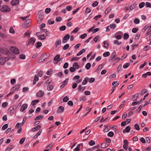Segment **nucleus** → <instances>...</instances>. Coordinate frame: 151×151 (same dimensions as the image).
I'll return each mask as SVG.
<instances>
[{
	"label": "nucleus",
	"instance_id": "nucleus-1",
	"mask_svg": "<svg viewBox=\"0 0 151 151\" xmlns=\"http://www.w3.org/2000/svg\"><path fill=\"white\" fill-rule=\"evenodd\" d=\"M0 10L2 12H7L10 11L11 9L8 6L4 5L0 8Z\"/></svg>",
	"mask_w": 151,
	"mask_h": 151
},
{
	"label": "nucleus",
	"instance_id": "nucleus-2",
	"mask_svg": "<svg viewBox=\"0 0 151 151\" xmlns=\"http://www.w3.org/2000/svg\"><path fill=\"white\" fill-rule=\"evenodd\" d=\"M10 50L12 52L14 53L15 54H18L19 53V49L14 47H11L10 48Z\"/></svg>",
	"mask_w": 151,
	"mask_h": 151
},
{
	"label": "nucleus",
	"instance_id": "nucleus-3",
	"mask_svg": "<svg viewBox=\"0 0 151 151\" xmlns=\"http://www.w3.org/2000/svg\"><path fill=\"white\" fill-rule=\"evenodd\" d=\"M30 21V19H27L26 22H25L24 24L22 25V26L23 28H26L28 27L29 26V23Z\"/></svg>",
	"mask_w": 151,
	"mask_h": 151
},
{
	"label": "nucleus",
	"instance_id": "nucleus-4",
	"mask_svg": "<svg viewBox=\"0 0 151 151\" xmlns=\"http://www.w3.org/2000/svg\"><path fill=\"white\" fill-rule=\"evenodd\" d=\"M70 38V35L69 34H67L66 35L63 37L62 40L63 43H65L67 42V40H68Z\"/></svg>",
	"mask_w": 151,
	"mask_h": 151
},
{
	"label": "nucleus",
	"instance_id": "nucleus-5",
	"mask_svg": "<svg viewBox=\"0 0 151 151\" xmlns=\"http://www.w3.org/2000/svg\"><path fill=\"white\" fill-rule=\"evenodd\" d=\"M9 60L8 59L3 57L0 59V64L1 65H3L4 64L5 62Z\"/></svg>",
	"mask_w": 151,
	"mask_h": 151
},
{
	"label": "nucleus",
	"instance_id": "nucleus-6",
	"mask_svg": "<svg viewBox=\"0 0 151 151\" xmlns=\"http://www.w3.org/2000/svg\"><path fill=\"white\" fill-rule=\"evenodd\" d=\"M27 104H23L21 106L20 110L21 111L23 112L24 111L27 107Z\"/></svg>",
	"mask_w": 151,
	"mask_h": 151
},
{
	"label": "nucleus",
	"instance_id": "nucleus-7",
	"mask_svg": "<svg viewBox=\"0 0 151 151\" xmlns=\"http://www.w3.org/2000/svg\"><path fill=\"white\" fill-rule=\"evenodd\" d=\"M36 40L34 37H32L29 40L28 44H32V45H34V43L35 41Z\"/></svg>",
	"mask_w": 151,
	"mask_h": 151
},
{
	"label": "nucleus",
	"instance_id": "nucleus-8",
	"mask_svg": "<svg viewBox=\"0 0 151 151\" xmlns=\"http://www.w3.org/2000/svg\"><path fill=\"white\" fill-rule=\"evenodd\" d=\"M44 94V93L41 90H40L37 94V96L39 97H42Z\"/></svg>",
	"mask_w": 151,
	"mask_h": 151
},
{
	"label": "nucleus",
	"instance_id": "nucleus-9",
	"mask_svg": "<svg viewBox=\"0 0 151 151\" xmlns=\"http://www.w3.org/2000/svg\"><path fill=\"white\" fill-rule=\"evenodd\" d=\"M19 3L18 0H12L11 2V4L12 6L17 5Z\"/></svg>",
	"mask_w": 151,
	"mask_h": 151
},
{
	"label": "nucleus",
	"instance_id": "nucleus-10",
	"mask_svg": "<svg viewBox=\"0 0 151 151\" xmlns=\"http://www.w3.org/2000/svg\"><path fill=\"white\" fill-rule=\"evenodd\" d=\"M139 96V94L138 93H136L134 95L132 96L131 99V100L132 101H134L137 99Z\"/></svg>",
	"mask_w": 151,
	"mask_h": 151
},
{
	"label": "nucleus",
	"instance_id": "nucleus-11",
	"mask_svg": "<svg viewBox=\"0 0 151 151\" xmlns=\"http://www.w3.org/2000/svg\"><path fill=\"white\" fill-rule=\"evenodd\" d=\"M64 110V108L62 106H60L58 107V112L59 113H61L63 112Z\"/></svg>",
	"mask_w": 151,
	"mask_h": 151
},
{
	"label": "nucleus",
	"instance_id": "nucleus-12",
	"mask_svg": "<svg viewBox=\"0 0 151 151\" xmlns=\"http://www.w3.org/2000/svg\"><path fill=\"white\" fill-rule=\"evenodd\" d=\"M44 57V55H42L39 58V59L38 61V63L43 62L46 60V59L43 58Z\"/></svg>",
	"mask_w": 151,
	"mask_h": 151
},
{
	"label": "nucleus",
	"instance_id": "nucleus-13",
	"mask_svg": "<svg viewBox=\"0 0 151 151\" xmlns=\"http://www.w3.org/2000/svg\"><path fill=\"white\" fill-rule=\"evenodd\" d=\"M130 127L129 126H128L125 129H124L123 130V132L124 133H125L127 132H129L130 129Z\"/></svg>",
	"mask_w": 151,
	"mask_h": 151
},
{
	"label": "nucleus",
	"instance_id": "nucleus-14",
	"mask_svg": "<svg viewBox=\"0 0 151 151\" xmlns=\"http://www.w3.org/2000/svg\"><path fill=\"white\" fill-rule=\"evenodd\" d=\"M60 55H57L54 58L53 60L54 61H58V62H59L62 59H59V58L60 57Z\"/></svg>",
	"mask_w": 151,
	"mask_h": 151
},
{
	"label": "nucleus",
	"instance_id": "nucleus-15",
	"mask_svg": "<svg viewBox=\"0 0 151 151\" xmlns=\"http://www.w3.org/2000/svg\"><path fill=\"white\" fill-rule=\"evenodd\" d=\"M109 145V144H107L106 142H104L102 143L101 145V147L102 148H105Z\"/></svg>",
	"mask_w": 151,
	"mask_h": 151
},
{
	"label": "nucleus",
	"instance_id": "nucleus-16",
	"mask_svg": "<svg viewBox=\"0 0 151 151\" xmlns=\"http://www.w3.org/2000/svg\"><path fill=\"white\" fill-rule=\"evenodd\" d=\"M39 80V78L37 75H35V76L33 80V84L35 85L36 84V82L38 81Z\"/></svg>",
	"mask_w": 151,
	"mask_h": 151
},
{
	"label": "nucleus",
	"instance_id": "nucleus-17",
	"mask_svg": "<svg viewBox=\"0 0 151 151\" xmlns=\"http://www.w3.org/2000/svg\"><path fill=\"white\" fill-rule=\"evenodd\" d=\"M44 116L42 115H40L37 116L34 119V120L36 121L38 120H42Z\"/></svg>",
	"mask_w": 151,
	"mask_h": 151
},
{
	"label": "nucleus",
	"instance_id": "nucleus-18",
	"mask_svg": "<svg viewBox=\"0 0 151 151\" xmlns=\"http://www.w3.org/2000/svg\"><path fill=\"white\" fill-rule=\"evenodd\" d=\"M42 132V130H40L37 132V133L33 137V139H36L38 136L40 135V134Z\"/></svg>",
	"mask_w": 151,
	"mask_h": 151
},
{
	"label": "nucleus",
	"instance_id": "nucleus-19",
	"mask_svg": "<svg viewBox=\"0 0 151 151\" xmlns=\"http://www.w3.org/2000/svg\"><path fill=\"white\" fill-rule=\"evenodd\" d=\"M85 51L86 50L84 49H83L77 54V56H78L79 55H81L84 52H85Z\"/></svg>",
	"mask_w": 151,
	"mask_h": 151
},
{
	"label": "nucleus",
	"instance_id": "nucleus-20",
	"mask_svg": "<svg viewBox=\"0 0 151 151\" xmlns=\"http://www.w3.org/2000/svg\"><path fill=\"white\" fill-rule=\"evenodd\" d=\"M116 56V52L115 51H114L112 53L110 59H111V60H112Z\"/></svg>",
	"mask_w": 151,
	"mask_h": 151
},
{
	"label": "nucleus",
	"instance_id": "nucleus-21",
	"mask_svg": "<svg viewBox=\"0 0 151 151\" xmlns=\"http://www.w3.org/2000/svg\"><path fill=\"white\" fill-rule=\"evenodd\" d=\"M46 36L45 35H41L38 36L39 39L41 40H44Z\"/></svg>",
	"mask_w": 151,
	"mask_h": 151
},
{
	"label": "nucleus",
	"instance_id": "nucleus-22",
	"mask_svg": "<svg viewBox=\"0 0 151 151\" xmlns=\"http://www.w3.org/2000/svg\"><path fill=\"white\" fill-rule=\"evenodd\" d=\"M40 128L41 126L40 125H37L35 127L32 128V129L33 131L35 132L40 129Z\"/></svg>",
	"mask_w": 151,
	"mask_h": 151
},
{
	"label": "nucleus",
	"instance_id": "nucleus-23",
	"mask_svg": "<svg viewBox=\"0 0 151 151\" xmlns=\"http://www.w3.org/2000/svg\"><path fill=\"white\" fill-rule=\"evenodd\" d=\"M80 145H81L83 147V144H80L78 145L76 147L74 150V151H79L80 150V148L79 146Z\"/></svg>",
	"mask_w": 151,
	"mask_h": 151
},
{
	"label": "nucleus",
	"instance_id": "nucleus-24",
	"mask_svg": "<svg viewBox=\"0 0 151 151\" xmlns=\"http://www.w3.org/2000/svg\"><path fill=\"white\" fill-rule=\"evenodd\" d=\"M88 78H87V77L85 78H84V80H83V81L82 82V85H83L86 84L88 82Z\"/></svg>",
	"mask_w": 151,
	"mask_h": 151
},
{
	"label": "nucleus",
	"instance_id": "nucleus-25",
	"mask_svg": "<svg viewBox=\"0 0 151 151\" xmlns=\"http://www.w3.org/2000/svg\"><path fill=\"white\" fill-rule=\"evenodd\" d=\"M61 44V41L59 39L57 40L55 42V45H56V47H57L58 45H60Z\"/></svg>",
	"mask_w": 151,
	"mask_h": 151
},
{
	"label": "nucleus",
	"instance_id": "nucleus-26",
	"mask_svg": "<svg viewBox=\"0 0 151 151\" xmlns=\"http://www.w3.org/2000/svg\"><path fill=\"white\" fill-rule=\"evenodd\" d=\"M39 102V100L38 99L36 100H34L32 101V106H34V105H35L37 103Z\"/></svg>",
	"mask_w": 151,
	"mask_h": 151
},
{
	"label": "nucleus",
	"instance_id": "nucleus-27",
	"mask_svg": "<svg viewBox=\"0 0 151 151\" xmlns=\"http://www.w3.org/2000/svg\"><path fill=\"white\" fill-rule=\"evenodd\" d=\"M151 33V26L148 29L147 32L146 33L145 35L146 36H148Z\"/></svg>",
	"mask_w": 151,
	"mask_h": 151
},
{
	"label": "nucleus",
	"instance_id": "nucleus-28",
	"mask_svg": "<svg viewBox=\"0 0 151 151\" xmlns=\"http://www.w3.org/2000/svg\"><path fill=\"white\" fill-rule=\"evenodd\" d=\"M137 5L136 3H134L132 4L130 6V9L131 10L133 9Z\"/></svg>",
	"mask_w": 151,
	"mask_h": 151
},
{
	"label": "nucleus",
	"instance_id": "nucleus-29",
	"mask_svg": "<svg viewBox=\"0 0 151 151\" xmlns=\"http://www.w3.org/2000/svg\"><path fill=\"white\" fill-rule=\"evenodd\" d=\"M42 43L40 42H38L36 44V47L37 48H39L42 45Z\"/></svg>",
	"mask_w": 151,
	"mask_h": 151
},
{
	"label": "nucleus",
	"instance_id": "nucleus-30",
	"mask_svg": "<svg viewBox=\"0 0 151 151\" xmlns=\"http://www.w3.org/2000/svg\"><path fill=\"white\" fill-rule=\"evenodd\" d=\"M104 44V47L106 48H108V47L109 45V44L108 43L106 42V41H104L103 43Z\"/></svg>",
	"mask_w": 151,
	"mask_h": 151
},
{
	"label": "nucleus",
	"instance_id": "nucleus-31",
	"mask_svg": "<svg viewBox=\"0 0 151 151\" xmlns=\"http://www.w3.org/2000/svg\"><path fill=\"white\" fill-rule=\"evenodd\" d=\"M107 135L109 137H113L114 135V133L112 131L108 133Z\"/></svg>",
	"mask_w": 151,
	"mask_h": 151
},
{
	"label": "nucleus",
	"instance_id": "nucleus-32",
	"mask_svg": "<svg viewBox=\"0 0 151 151\" xmlns=\"http://www.w3.org/2000/svg\"><path fill=\"white\" fill-rule=\"evenodd\" d=\"M45 23H43L40 25V29L42 30H46V29H43V28L45 27Z\"/></svg>",
	"mask_w": 151,
	"mask_h": 151
},
{
	"label": "nucleus",
	"instance_id": "nucleus-33",
	"mask_svg": "<svg viewBox=\"0 0 151 151\" xmlns=\"http://www.w3.org/2000/svg\"><path fill=\"white\" fill-rule=\"evenodd\" d=\"M91 66V64L90 63H88L86 65L85 67L86 69L88 70L90 69Z\"/></svg>",
	"mask_w": 151,
	"mask_h": 151
},
{
	"label": "nucleus",
	"instance_id": "nucleus-34",
	"mask_svg": "<svg viewBox=\"0 0 151 151\" xmlns=\"http://www.w3.org/2000/svg\"><path fill=\"white\" fill-rule=\"evenodd\" d=\"M109 26L111 29H114L116 27V24H111Z\"/></svg>",
	"mask_w": 151,
	"mask_h": 151
},
{
	"label": "nucleus",
	"instance_id": "nucleus-35",
	"mask_svg": "<svg viewBox=\"0 0 151 151\" xmlns=\"http://www.w3.org/2000/svg\"><path fill=\"white\" fill-rule=\"evenodd\" d=\"M20 86L21 85L19 84H17L16 85L14 86L15 88L14 91H16L17 90L20 88Z\"/></svg>",
	"mask_w": 151,
	"mask_h": 151
},
{
	"label": "nucleus",
	"instance_id": "nucleus-36",
	"mask_svg": "<svg viewBox=\"0 0 151 151\" xmlns=\"http://www.w3.org/2000/svg\"><path fill=\"white\" fill-rule=\"evenodd\" d=\"M69 100V98L67 96H65L63 99V101L64 102H67Z\"/></svg>",
	"mask_w": 151,
	"mask_h": 151
},
{
	"label": "nucleus",
	"instance_id": "nucleus-37",
	"mask_svg": "<svg viewBox=\"0 0 151 151\" xmlns=\"http://www.w3.org/2000/svg\"><path fill=\"white\" fill-rule=\"evenodd\" d=\"M145 5V3L144 2H141L139 4V7L140 8H142Z\"/></svg>",
	"mask_w": 151,
	"mask_h": 151
},
{
	"label": "nucleus",
	"instance_id": "nucleus-38",
	"mask_svg": "<svg viewBox=\"0 0 151 151\" xmlns=\"http://www.w3.org/2000/svg\"><path fill=\"white\" fill-rule=\"evenodd\" d=\"M147 89H142V91H141L140 92V95H143L145 93H146L147 92Z\"/></svg>",
	"mask_w": 151,
	"mask_h": 151
},
{
	"label": "nucleus",
	"instance_id": "nucleus-39",
	"mask_svg": "<svg viewBox=\"0 0 151 151\" xmlns=\"http://www.w3.org/2000/svg\"><path fill=\"white\" fill-rule=\"evenodd\" d=\"M129 37V35L127 33H125L124 35V40H126Z\"/></svg>",
	"mask_w": 151,
	"mask_h": 151
},
{
	"label": "nucleus",
	"instance_id": "nucleus-40",
	"mask_svg": "<svg viewBox=\"0 0 151 151\" xmlns=\"http://www.w3.org/2000/svg\"><path fill=\"white\" fill-rule=\"evenodd\" d=\"M25 139V137H23L22 138V139H21L20 141H19V143L20 144L22 145L23 144L24 142Z\"/></svg>",
	"mask_w": 151,
	"mask_h": 151
},
{
	"label": "nucleus",
	"instance_id": "nucleus-41",
	"mask_svg": "<svg viewBox=\"0 0 151 151\" xmlns=\"http://www.w3.org/2000/svg\"><path fill=\"white\" fill-rule=\"evenodd\" d=\"M66 29V27L65 26H62L59 28V29L60 31H63L65 30Z\"/></svg>",
	"mask_w": 151,
	"mask_h": 151
},
{
	"label": "nucleus",
	"instance_id": "nucleus-42",
	"mask_svg": "<svg viewBox=\"0 0 151 151\" xmlns=\"http://www.w3.org/2000/svg\"><path fill=\"white\" fill-rule=\"evenodd\" d=\"M53 88V87L52 85H49L47 87V89L48 91H51Z\"/></svg>",
	"mask_w": 151,
	"mask_h": 151
},
{
	"label": "nucleus",
	"instance_id": "nucleus-43",
	"mask_svg": "<svg viewBox=\"0 0 151 151\" xmlns=\"http://www.w3.org/2000/svg\"><path fill=\"white\" fill-rule=\"evenodd\" d=\"M43 17H39L37 19V22L40 24L43 19Z\"/></svg>",
	"mask_w": 151,
	"mask_h": 151
},
{
	"label": "nucleus",
	"instance_id": "nucleus-44",
	"mask_svg": "<svg viewBox=\"0 0 151 151\" xmlns=\"http://www.w3.org/2000/svg\"><path fill=\"white\" fill-rule=\"evenodd\" d=\"M43 13L44 12H42L41 11H40L38 12L37 14L39 17H43Z\"/></svg>",
	"mask_w": 151,
	"mask_h": 151
},
{
	"label": "nucleus",
	"instance_id": "nucleus-45",
	"mask_svg": "<svg viewBox=\"0 0 151 151\" xmlns=\"http://www.w3.org/2000/svg\"><path fill=\"white\" fill-rule=\"evenodd\" d=\"M73 66L75 67L76 69H78L79 67V66L78 65L76 62L74 63L73 64Z\"/></svg>",
	"mask_w": 151,
	"mask_h": 151
},
{
	"label": "nucleus",
	"instance_id": "nucleus-46",
	"mask_svg": "<svg viewBox=\"0 0 151 151\" xmlns=\"http://www.w3.org/2000/svg\"><path fill=\"white\" fill-rule=\"evenodd\" d=\"M104 127H105V128L104 130V132H105L109 131V129L108 128V126L104 125Z\"/></svg>",
	"mask_w": 151,
	"mask_h": 151
},
{
	"label": "nucleus",
	"instance_id": "nucleus-47",
	"mask_svg": "<svg viewBox=\"0 0 151 151\" xmlns=\"http://www.w3.org/2000/svg\"><path fill=\"white\" fill-rule=\"evenodd\" d=\"M34 107H35L34 106H31V108L30 109V110L29 111V113L30 114H31L33 112H34V111L32 109H33L34 108Z\"/></svg>",
	"mask_w": 151,
	"mask_h": 151
},
{
	"label": "nucleus",
	"instance_id": "nucleus-48",
	"mask_svg": "<svg viewBox=\"0 0 151 151\" xmlns=\"http://www.w3.org/2000/svg\"><path fill=\"white\" fill-rule=\"evenodd\" d=\"M110 55V53L109 52H104L103 54V56L104 57H107Z\"/></svg>",
	"mask_w": 151,
	"mask_h": 151
},
{
	"label": "nucleus",
	"instance_id": "nucleus-49",
	"mask_svg": "<svg viewBox=\"0 0 151 151\" xmlns=\"http://www.w3.org/2000/svg\"><path fill=\"white\" fill-rule=\"evenodd\" d=\"M130 65L129 63H126L123 65V67L125 69L126 68L129 66Z\"/></svg>",
	"mask_w": 151,
	"mask_h": 151
},
{
	"label": "nucleus",
	"instance_id": "nucleus-50",
	"mask_svg": "<svg viewBox=\"0 0 151 151\" xmlns=\"http://www.w3.org/2000/svg\"><path fill=\"white\" fill-rule=\"evenodd\" d=\"M30 34V31L28 30L24 34V36L25 37L29 36V37Z\"/></svg>",
	"mask_w": 151,
	"mask_h": 151
},
{
	"label": "nucleus",
	"instance_id": "nucleus-51",
	"mask_svg": "<svg viewBox=\"0 0 151 151\" xmlns=\"http://www.w3.org/2000/svg\"><path fill=\"white\" fill-rule=\"evenodd\" d=\"M145 6L147 7L151 8V4L149 2H146L145 3Z\"/></svg>",
	"mask_w": 151,
	"mask_h": 151
},
{
	"label": "nucleus",
	"instance_id": "nucleus-52",
	"mask_svg": "<svg viewBox=\"0 0 151 151\" xmlns=\"http://www.w3.org/2000/svg\"><path fill=\"white\" fill-rule=\"evenodd\" d=\"M69 47V45L68 44H66L63 46V49L64 50H66L68 49Z\"/></svg>",
	"mask_w": 151,
	"mask_h": 151
},
{
	"label": "nucleus",
	"instance_id": "nucleus-53",
	"mask_svg": "<svg viewBox=\"0 0 151 151\" xmlns=\"http://www.w3.org/2000/svg\"><path fill=\"white\" fill-rule=\"evenodd\" d=\"M42 73L43 71L42 70H40V71L38 72V75L37 76H39L40 77L42 76Z\"/></svg>",
	"mask_w": 151,
	"mask_h": 151
},
{
	"label": "nucleus",
	"instance_id": "nucleus-54",
	"mask_svg": "<svg viewBox=\"0 0 151 151\" xmlns=\"http://www.w3.org/2000/svg\"><path fill=\"white\" fill-rule=\"evenodd\" d=\"M103 68V65L102 64H101L100 65H99V66L98 68H97L96 69V71H98L100 69H101Z\"/></svg>",
	"mask_w": 151,
	"mask_h": 151
},
{
	"label": "nucleus",
	"instance_id": "nucleus-55",
	"mask_svg": "<svg viewBox=\"0 0 151 151\" xmlns=\"http://www.w3.org/2000/svg\"><path fill=\"white\" fill-rule=\"evenodd\" d=\"M134 128L135 129H136L137 130H139L140 129V128L139 126V125L137 124H135L134 126Z\"/></svg>",
	"mask_w": 151,
	"mask_h": 151
},
{
	"label": "nucleus",
	"instance_id": "nucleus-56",
	"mask_svg": "<svg viewBox=\"0 0 151 151\" xmlns=\"http://www.w3.org/2000/svg\"><path fill=\"white\" fill-rule=\"evenodd\" d=\"M69 70L71 72H73L75 71L76 69L74 67H71L70 68Z\"/></svg>",
	"mask_w": 151,
	"mask_h": 151
},
{
	"label": "nucleus",
	"instance_id": "nucleus-57",
	"mask_svg": "<svg viewBox=\"0 0 151 151\" xmlns=\"http://www.w3.org/2000/svg\"><path fill=\"white\" fill-rule=\"evenodd\" d=\"M140 21L139 19L137 18L135 19L134 20V23L138 24L139 23Z\"/></svg>",
	"mask_w": 151,
	"mask_h": 151
},
{
	"label": "nucleus",
	"instance_id": "nucleus-58",
	"mask_svg": "<svg viewBox=\"0 0 151 151\" xmlns=\"http://www.w3.org/2000/svg\"><path fill=\"white\" fill-rule=\"evenodd\" d=\"M138 30L137 28H134L132 30V32L134 33H136Z\"/></svg>",
	"mask_w": 151,
	"mask_h": 151
},
{
	"label": "nucleus",
	"instance_id": "nucleus-59",
	"mask_svg": "<svg viewBox=\"0 0 151 151\" xmlns=\"http://www.w3.org/2000/svg\"><path fill=\"white\" fill-rule=\"evenodd\" d=\"M13 147L12 145L8 146L6 149V151H7L9 150H11L12 149Z\"/></svg>",
	"mask_w": 151,
	"mask_h": 151
},
{
	"label": "nucleus",
	"instance_id": "nucleus-60",
	"mask_svg": "<svg viewBox=\"0 0 151 151\" xmlns=\"http://www.w3.org/2000/svg\"><path fill=\"white\" fill-rule=\"evenodd\" d=\"M52 71L53 70H52V69H50L48 70L46 72V74L47 75H49L51 74V73Z\"/></svg>",
	"mask_w": 151,
	"mask_h": 151
},
{
	"label": "nucleus",
	"instance_id": "nucleus-61",
	"mask_svg": "<svg viewBox=\"0 0 151 151\" xmlns=\"http://www.w3.org/2000/svg\"><path fill=\"white\" fill-rule=\"evenodd\" d=\"M62 19V18L60 17H56V20L57 22H60Z\"/></svg>",
	"mask_w": 151,
	"mask_h": 151
},
{
	"label": "nucleus",
	"instance_id": "nucleus-62",
	"mask_svg": "<svg viewBox=\"0 0 151 151\" xmlns=\"http://www.w3.org/2000/svg\"><path fill=\"white\" fill-rule=\"evenodd\" d=\"M87 35L86 33H84L83 34L81 35L80 36V38L81 39H83L84 38L87 36Z\"/></svg>",
	"mask_w": 151,
	"mask_h": 151
},
{
	"label": "nucleus",
	"instance_id": "nucleus-63",
	"mask_svg": "<svg viewBox=\"0 0 151 151\" xmlns=\"http://www.w3.org/2000/svg\"><path fill=\"white\" fill-rule=\"evenodd\" d=\"M8 127V125L7 124H4L2 127V129L3 130H5Z\"/></svg>",
	"mask_w": 151,
	"mask_h": 151
},
{
	"label": "nucleus",
	"instance_id": "nucleus-64",
	"mask_svg": "<svg viewBox=\"0 0 151 151\" xmlns=\"http://www.w3.org/2000/svg\"><path fill=\"white\" fill-rule=\"evenodd\" d=\"M51 11V9L49 8H47L45 9V12L47 13L48 14Z\"/></svg>",
	"mask_w": 151,
	"mask_h": 151
}]
</instances>
